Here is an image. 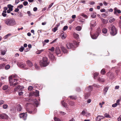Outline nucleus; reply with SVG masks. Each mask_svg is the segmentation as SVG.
Masks as SVG:
<instances>
[{
    "instance_id": "nucleus-1",
    "label": "nucleus",
    "mask_w": 121,
    "mask_h": 121,
    "mask_svg": "<svg viewBox=\"0 0 121 121\" xmlns=\"http://www.w3.org/2000/svg\"><path fill=\"white\" fill-rule=\"evenodd\" d=\"M18 78V77L16 75L10 76L9 77V81L10 86L14 87L17 85L18 83L17 82Z\"/></svg>"
},
{
    "instance_id": "nucleus-2",
    "label": "nucleus",
    "mask_w": 121,
    "mask_h": 121,
    "mask_svg": "<svg viewBox=\"0 0 121 121\" xmlns=\"http://www.w3.org/2000/svg\"><path fill=\"white\" fill-rule=\"evenodd\" d=\"M4 23L8 26H13L16 24L15 20L13 18H10L7 19L5 20Z\"/></svg>"
},
{
    "instance_id": "nucleus-3",
    "label": "nucleus",
    "mask_w": 121,
    "mask_h": 121,
    "mask_svg": "<svg viewBox=\"0 0 121 121\" xmlns=\"http://www.w3.org/2000/svg\"><path fill=\"white\" fill-rule=\"evenodd\" d=\"M109 29L110 31V34L114 36L117 34V30L114 26L112 25H110Z\"/></svg>"
},
{
    "instance_id": "nucleus-4",
    "label": "nucleus",
    "mask_w": 121,
    "mask_h": 121,
    "mask_svg": "<svg viewBox=\"0 0 121 121\" xmlns=\"http://www.w3.org/2000/svg\"><path fill=\"white\" fill-rule=\"evenodd\" d=\"M48 58L46 57H44L43 58V60L41 61L40 64L41 66L45 67L48 64L47 62Z\"/></svg>"
},
{
    "instance_id": "nucleus-5",
    "label": "nucleus",
    "mask_w": 121,
    "mask_h": 121,
    "mask_svg": "<svg viewBox=\"0 0 121 121\" xmlns=\"http://www.w3.org/2000/svg\"><path fill=\"white\" fill-rule=\"evenodd\" d=\"M55 52L58 56H60L62 55L61 51L58 47H57L55 49Z\"/></svg>"
},
{
    "instance_id": "nucleus-6",
    "label": "nucleus",
    "mask_w": 121,
    "mask_h": 121,
    "mask_svg": "<svg viewBox=\"0 0 121 121\" xmlns=\"http://www.w3.org/2000/svg\"><path fill=\"white\" fill-rule=\"evenodd\" d=\"M24 87L22 86H16L15 88L14 91H22V90L23 89Z\"/></svg>"
},
{
    "instance_id": "nucleus-7",
    "label": "nucleus",
    "mask_w": 121,
    "mask_h": 121,
    "mask_svg": "<svg viewBox=\"0 0 121 121\" xmlns=\"http://www.w3.org/2000/svg\"><path fill=\"white\" fill-rule=\"evenodd\" d=\"M17 65L18 67L20 68H24L25 69H27V68L26 67V65L23 63H20L18 62L17 64Z\"/></svg>"
},
{
    "instance_id": "nucleus-8",
    "label": "nucleus",
    "mask_w": 121,
    "mask_h": 121,
    "mask_svg": "<svg viewBox=\"0 0 121 121\" xmlns=\"http://www.w3.org/2000/svg\"><path fill=\"white\" fill-rule=\"evenodd\" d=\"M19 116L21 118H22L25 120L26 119L27 115L26 114H24V113H21L19 114Z\"/></svg>"
},
{
    "instance_id": "nucleus-9",
    "label": "nucleus",
    "mask_w": 121,
    "mask_h": 121,
    "mask_svg": "<svg viewBox=\"0 0 121 121\" xmlns=\"http://www.w3.org/2000/svg\"><path fill=\"white\" fill-rule=\"evenodd\" d=\"M7 6L9 9L7 10V12L8 13H10L11 11H13V6L11 5V4H9Z\"/></svg>"
},
{
    "instance_id": "nucleus-10",
    "label": "nucleus",
    "mask_w": 121,
    "mask_h": 121,
    "mask_svg": "<svg viewBox=\"0 0 121 121\" xmlns=\"http://www.w3.org/2000/svg\"><path fill=\"white\" fill-rule=\"evenodd\" d=\"M8 116L5 113L0 114V118L2 119H6L8 118Z\"/></svg>"
},
{
    "instance_id": "nucleus-11",
    "label": "nucleus",
    "mask_w": 121,
    "mask_h": 121,
    "mask_svg": "<svg viewBox=\"0 0 121 121\" xmlns=\"http://www.w3.org/2000/svg\"><path fill=\"white\" fill-rule=\"evenodd\" d=\"M37 109L35 108L34 109V111H31L30 110L29 108H27L26 109V110L27 112L33 114L35 113L37 111Z\"/></svg>"
},
{
    "instance_id": "nucleus-12",
    "label": "nucleus",
    "mask_w": 121,
    "mask_h": 121,
    "mask_svg": "<svg viewBox=\"0 0 121 121\" xmlns=\"http://www.w3.org/2000/svg\"><path fill=\"white\" fill-rule=\"evenodd\" d=\"M66 46L68 49H72L73 47V46L72 44L69 43H68L66 44Z\"/></svg>"
},
{
    "instance_id": "nucleus-13",
    "label": "nucleus",
    "mask_w": 121,
    "mask_h": 121,
    "mask_svg": "<svg viewBox=\"0 0 121 121\" xmlns=\"http://www.w3.org/2000/svg\"><path fill=\"white\" fill-rule=\"evenodd\" d=\"M107 75L110 79H112L114 77L113 74L110 72H108Z\"/></svg>"
},
{
    "instance_id": "nucleus-14",
    "label": "nucleus",
    "mask_w": 121,
    "mask_h": 121,
    "mask_svg": "<svg viewBox=\"0 0 121 121\" xmlns=\"http://www.w3.org/2000/svg\"><path fill=\"white\" fill-rule=\"evenodd\" d=\"M49 56L51 60H56L55 57L52 54L50 53L49 55Z\"/></svg>"
},
{
    "instance_id": "nucleus-15",
    "label": "nucleus",
    "mask_w": 121,
    "mask_h": 121,
    "mask_svg": "<svg viewBox=\"0 0 121 121\" xmlns=\"http://www.w3.org/2000/svg\"><path fill=\"white\" fill-rule=\"evenodd\" d=\"M107 31V29L106 28H104L102 29V32L104 33V35L107 36L108 35V34H106Z\"/></svg>"
},
{
    "instance_id": "nucleus-16",
    "label": "nucleus",
    "mask_w": 121,
    "mask_h": 121,
    "mask_svg": "<svg viewBox=\"0 0 121 121\" xmlns=\"http://www.w3.org/2000/svg\"><path fill=\"white\" fill-rule=\"evenodd\" d=\"M61 49L62 51L64 53H67L68 52V51L64 46H61Z\"/></svg>"
},
{
    "instance_id": "nucleus-17",
    "label": "nucleus",
    "mask_w": 121,
    "mask_h": 121,
    "mask_svg": "<svg viewBox=\"0 0 121 121\" xmlns=\"http://www.w3.org/2000/svg\"><path fill=\"white\" fill-rule=\"evenodd\" d=\"M91 25L93 27L95 26L96 25V23L95 21L94 20L91 21L90 23Z\"/></svg>"
},
{
    "instance_id": "nucleus-18",
    "label": "nucleus",
    "mask_w": 121,
    "mask_h": 121,
    "mask_svg": "<svg viewBox=\"0 0 121 121\" xmlns=\"http://www.w3.org/2000/svg\"><path fill=\"white\" fill-rule=\"evenodd\" d=\"M98 36V35L97 34L95 33L93 35H91V38L93 39H97V37Z\"/></svg>"
},
{
    "instance_id": "nucleus-19",
    "label": "nucleus",
    "mask_w": 121,
    "mask_h": 121,
    "mask_svg": "<svg viewBox=\"0 0 121 121\" xmlns=\"http://www.w3.org/2000/svg\"><path fill=\"white\" fill-rule=\"evenodd\" d=\"M17 109L18 111H20L22 110V108L20 104H19L17 105Z\"/></svg>"
},
{
    "instance_id": "nucleus-20",
    "label": "nucleus",
    "mask_w": 121,
    "mask_h": 121,
    "mask_svg": "<svg viewBox=\"0 0 121 121\" xmlns=\"http://www.w3.org/2000/svg\"><path fill=\"white\" fill-rule=\"evenodd\" d=\"M101 117H103V118H104V116H103L99 115L98 116L96 119V121H100L101 120V119L103 118H101Z\"/></svg>"
},
{
    "instance_id": "nucleus-21",
    "label": "nucleus",
    "mask_w": 121,
    "mask_h": 121,
    "mask_svg": "<svg viewBox=\"0 0 121 121\" xmlns=\"http://www.w3.org/2000/svg\"><path fill=\"white\" fill-rule=\"evenodd\" d=\"M114 14H116L117 13H121V11L119 9H117L116 8H114Z\"/></svg>"
},
{
    "instance_id": "nucleus-22",
    "label": "nucleus",
    "mask_w": 121,
    "mask_h": 121,
    "mask_svg": "<svg viewBox=\"0 0 121 121\" xmlns=\"http://www.w3.org/2000/svg\"><path fill=\"white\" fill-rule=\"evenodd\" d=\"M27 63L28 66L30 67H31L33 65V64L29 60L27 61Z\"/></svg>"
},
{
    "instance_id": "nucleus-23",
    "label": "nucleus",
    "mask_w": 121,
    "mask_h": 121,
    "mask_svg": "<svg viewBox=\"0 0 121 121\" xmlns=\"http://www.w3.org/2000/svg\"><path fill=\"white\" fill-rule=\"evenodd\" d=\"M86 89H88V91H90L92 90H93L92 87V86H89L88 87H87L85 89V90H86Z\"/></svg>"
},
{
    "instance_id": "nucleus-24",
    "label": "nucleus",
    "mask_w": 121,
    "mask_h": 121,
    "mask_svg": "<svg viewBox=\"0 0 121 121\" xmlns=\"http://www.w3.org/2000/svg\"><path fill=\"white\" fill-rule=\"evenodd\" d=\"M101 20L102 22L104 24H106L108 22V20L107 19H105L103 18H101Z\"/></svg>"
},
{
    "instance_id": "nucleus-25",
    "label": "nucleus",
    "mask_w": 121,
    "mask_h": 121,
    "mask_svg": "<svg viewBox=\"0 0 121 121\" xmlns=\"http://www.w3.org/2000/svg\"><path fill=\"white\" fill-rule=\"evenodd\" d=\"M59 25H56V26L54 28L52 29V31L55 32L57 30L59 26Z\"/></svg>"
},
{
    "instance_id": "nucleus-26",
    "label": "nucleus",
    "mask_w": 121,
    "mask_h": 121,
    "mask_svg": "<svg viewBox=\"0 0 121 121\" xmlns=\"http://www.w3.org/2000/svg\"><path fill=\"white\" fill-rule=\"evenodd\" d=\"M74 37L76 39H78L79 38V35L77 34L74 33L73 34Z\"/></svg>"
},
{
    "instance_id": "nucleus-27",
    "label": "nucleus",
    "mask_w": 121,
    "mask_h": 121,
    "mask_svg": "<svg viewBox=\"0 0 121 121\" xmlns=\"http://www.w3.org/2000/svg\"><path fill=\"white\" fill-rule=\"evenodd\" d=\"M108 87H105L104 89V95H105L106 94V93L107 92L108 90Z\"/></svg>"
},
{
    "instance_id": "nucleus-28",
    "label": "nucleus",
    "mask_w": 121,
    "mask_h": 121,
    "mask_svg": "<svg viewBox=\"0 0 121 121\" xmlns=\"http://www.w3.org/2000/svg\"><path fill=\"white\" fill-rule=\"evenodd\" d=\"M96 13H93L91 15V17L93 18H95L96 17Z\"/></svg>"
},
{
    "instance_id": "nucleus-29",
    "label": "nucleus",
    "mask_w": 121,
    "mask_h": 121,
    "mask_svg": "<svg viewBox=\"0 0 121 121\" xmlns=\"http://www.w3.org/2000/svg\"><path fill=\"white\" fill-rule=\"evenodd\" d=\"M44 50L42 49L40 50H38L36 52V53L37 54H39L42 52H43Z\"/></svg>"
},
{
    "instance_id": "nucleus-30",
    "label": "nucleus",
    "mask_w": 121,
    "mask_h": 121,
    "mask_svg": "<svg viewBox=\"0 0 121 121\" xmlns=\"http://www.w3.org/2000/svg\"><path fill=\"white\" fill-rule=\"evenodd\" d=\"M90 95V94L89 93H85V99H87Z\"/></svg>"
},
{
    "instance_id": "nucleus-31",
    "label": "nucleus",
    "mask_w": 121,
    "mask_h": 121,
    "mask_svg": "<svg viewBox=\"0 0 121 121\" xmlns=\"http://www.w3.org/2000/svg\"><path fill=\"white\" fill-rule=\"evenodd\" d=\"M6 11H3V12L2 13V15L4 17H5L6 16Z\"/></svg>"
},
{
    "instance_id": "nucleus-32",
    "label": "nucleus",
    "mask_w": 121,
    "mask_h": 121,
    "mask_svg": "<svg viewBox=\"0 0 121 121\" xmlns=\"http://www.w3.org/2000/svg\"><path fill=\"white\" fill-rule=\"evenodd\" d=\"M101 32V30L100 28H98L97 31L96 33L97 34H98V35Z\"/></svg>"
},
{
    "instance_id": "nucleus-33",
    "label": "nucleus",
    "mask_w": 121,
    "mask_h": 121,
    "mask_svg": "<svg viewBox=\"0 0 121 121\" xmlns=\"http://www.w3.org/2000/svg\"><path fill=\"white\" fill-rule=\"evenodd\" d=\"M76 30L78 31H80L81 29V27L80 26H77L75 28Z\"/></svg>"
},
{
    "instance_id": "nucleus-34",
    "label": "nucleus",
    "mask_w": 121,
    "mask_h": 121,
    "mask_svg": "<svg viewBox=\"0 0 121 121\" xmlns=\"http://www.w3.org/2000/svg\"><path fill=\"white\" fill-rule=\"evenodd\" d=\"M34 100L35 104L37 105L36 106L37 107L38 105L39 104V102L36 99H34Z\"/></svg>"
},
{
    "instance_id": "nucleus-35",
    "label": "nucleus",
    "mask_w": 121,
    "mask_h": 121,
    "mask_svg": "<svg viewBox=\"0 0 121 121\" xmlns=\"http://www.w3.org/2000/svg\"><path fill=\"white\" fill-rule=\"evenodd\" d=\"M11 34H8L7 35H5L4 37V39H6L7 38H8V37L11 36Z\"/></svg>"
},
{
    "instance_id": "nucleus-36",
    "label": "nucleus",
    "mask_w": 121,
    "mask_h": 121,
    "mask_svg": "<svg viewBox=\"0 0 121 121\" xmlns=\"http://www.w3.org/2000/svg\"><path fill=\"white\" fill-rule=\"evenodd\" d=\"M104 116L106 117L110 118L111 117L107 113H106L104 114Z\"/></svg>"
},
{
    "instance_id": "nucleus-37",
    "label": "nucleus",
    "mask_w": 121,
    "mask_h": 121,
    "mask_svg": "<svg viewBox=\"0 0 121 121\" xmlns=\"http://www.w3.org/2000/svg\"><path fill=\"white\" fill-rule=\"evenodd\" d=\"M5 65L4 64H2L0 65V69H3Z\"/></svg>"
},
{
    "instance_id": "nucleus-38",
    "label": "nucleus",
    "mask_w": 121,
    "mask_h": 121,
    "mask_svg": "<svg viewBox=\"0 0 121 121\" xmlns=\"http://www.w3.org/2000/svg\"><path fill=\"white\" fill-rule=\"evenodd\" d=\"M66 35L65 34H64L62 35L61 38L62 39H65L66 37Z\"/></svg>"
},
{
    "instance_id": "nucleus-39",
    "label": "nucleus",
    "mask_w": 121,
    "mask_h": 121,
    "mask_svg": "<svg viewBox=\"0 0 121 121\" xmlns=\"http://www.w3.org/2000/svg\"><path fill=\"white\" fill-rule=\"evenodd\" d=\"M98 81L102 82H104V79L103 78H99L98 79Z\"/></svg>"
},
{
    "instance_id": "nucleus-40",
    "label": "nucleus",
    "mask_w": 121,
    "mask_h": 121,
    "mask_svg": "<svg viewBox=\"0 0 121 121\" xmlns=\"http://www.w3.org/2000/svg\"><path fill=\"white\" fill-rule=\"evenodd\" d=\"M8 88V86L5 85L3 86L2 89L4 90H6Z\"/></svg>"
},
{
    "instance_id": "nucleus-41",
    "label": "nucleus",
    "mask_w": 121,
    "mask_h": 121,
    "mask_svg": "<svg viewBox=\"0 0 121 121\" xmlns=\"http://www.w3.org/2000/svg\"><path fill=\"white\" fill-rule=\"evenodd\" d=\"M99 73H95L94 74V78L95 79L96 77L98 75Z\"/></svg>"
},
{
    "instance_id": "nucleus-42",
    "label": "nucleus",
    "mask_w": 121,
    "mask_h": 121,
    "mask_svg": "<svg viewBox=\"0 0 121 121\" xmlns=\"http://www.w3.org/2000/svg\"><path fill=\"white\" fill-rule=\"evenodd\" d=\"M8 105L7 104H4L3 106V107L4 109H6L7 108Z\"/></svg>"
},
{
    "instance_id": "nucleus-43",
    "label": "nucleus",
    "mask_w": 121,
    "mask_h": 121,
    "mask_svg": "<svg viewBox=\"0 0 121 121\" xmlns=\"http://www.w3.org/2000/svg\"><path fill=\"white\" fill-rule=\"evenodd\" d=\"M24 49V48L23 46H21L19 48V50L20 52H22Z\"/></svg>"
},
{
    "instance_id": "nucleus-44",
    "label": "nucleus",
    "mask_w": 121,
    "mask_h": 121,
    "mask_svg": "<svg viewBox=\"0 0 121 121\" xmlns=\"http://www.w3.org/2000/svg\"><path fill=\"white\" fill-rule=\"evenodd\" d=\"M81 15L86 18H87L88 17V16L83 13H82Z\"/></svg>"
},
{
    "instance_id": "nucleus-45",
    "label": "nucleus",
    "mask_w": 121,
    "mask_h": 121,
    "mask_svg": "<svg viewBox=\"0 0 121 121\" xmlns=\"http://www.w3.org/2000/svg\"><path fill=\"white\" fill-rule=\"evenodd\" d=\"M18 95H22L23 94V91H18Z\"/></svg>"
},
{
    "instance_id": "nucleus-46",
    "label": "nucleus",
    "mask_w": 121,
    "mask_h": 121,
    "mask_svg": "<svg viewBox=\"0 0 121 121\" xmlns=\"http://www.w3.org/2000/svg\"><path fill=\"white\" fill-rule=\"evenodd\" d=\"M61 102L63 106H64L65 107H66V106L67 104L64 103V101H61Z\"/></svg>"
},
{
    "instance_id": "nucleus-47",
    "label": "nucleus",
    "mask_w": 121,
    "mask_h": 121,
    "mask_svg": "<svg viewBox=\"0 0 121 121\" xmlns=\"http://www.w3.org/2000/svg\"><path fill=\"white\" fill-rule=\"evenodd\" d=\"M10 65H7L5 66V69L6 70L10 68Z\"/></svg>"
},
{
    "instance_id": "nucleus-48",
    "label": "nucleus",
    "mask_w": 121,
    "mask_h": 121,
    "mask_svg": "<svg viewBox=\"0 0 121 121\" xmlns=\"http://www.w3.org/2000/svg\"><path fill=\"white\" fill-rule=\"evenodd\" d=\"M71 99H76L77 97L76 96H69Z\"/></svg>"
},
{
    "instance_id": "nucleus-49",
    "label": "nucleus",
    "mask_w": 121,
    "mask_h": 121,
    "mask_svg": "<svg viewBox=\"0 0 121 121\" xmlns=\"http://www.w3.org/2000/svg\"><path fill=\"white\" fill-rule=\"evenodd\" d=\"M33 88V87L31 86H29L28 88V89L29 91H31L32 90Z\"/></svg>"
},
{
    "instance_id": "nucleus-50",
    "label": "nucleus",
    "mask_w": 121,
    "mask_h": 121,
    "mask_svg": "<svg viewBox=\"0 0 121 121\" xmlns=\"http://www.w3.org/2000/svg\"><path fill=\"white\" fill-rule=\"evenodd\" d=\"M54 120L55 121H61L59 119L56 117H54Z\"/></svg>"
},
{
    "instance_id": "nucleus-51",
    "label": "nucleus",
    "mask_w": 121,
    "mask_h": 121,
    "mask_svg": "<svg viewBox=\"0 0 121 121\" xmlns=\"http://www.w3.org/2000/svg\"><path fill=\"white\" fill-rule=\"evenodd\" d=\"M115 20V19L114 18H110L109 22H112Z\"/></svg>"
},
{
    "instance_id": "nucleus-52",
    "label": "nucleus",
    "mask_w": 121,
    "mask_h": 121,
    "mask_svg": "<svg viewBox=\"0 0 121 121\" xmlns=\"http://www.w3.org/2000/svg\"><path fill=\"white\" fill-rule=\"evenodd\" d=\"M81 114L83 116L85 115L86 112L85 110H83L81 113Z\"/></svg>"
},
{
    "instance_id": "nucleus-53",
    "label": "nucleus",
    "mask_w": 121,
    "mask_h": 121,
    "mask_svg": "<svg viewBox=\"0 0 121 121\" xmlns=\"http://www.w3.org/2000/svg\"><path fill=\"white\" fill-rule=\"evenodd\" d=\"M105 70L104 69H102L101 71V73L102 74H104L105 73Z\"/></svg>"
},
{
    "instance_id": "nucleus-54",
    "label": "nucleus",
    "mask_w": 121,
    "mask_h": 121,
    "mask_svg": "<svg viewBox=\"0 0 121 121\" xmlns=\"http://www.w3.org/2000/svg\"><path fill=\"white\" fill-rule=\"evenodd\" d=\"M55 48L54 47H52L51 48L49 49L48 50H50L52 52H53L54 51Z\"/></svg>"
},
{
    "instance_id": "nucleus-55",
    "label": "nucleus",
    "mask_w": 121,
    "mask_h": 121,
    "mask_svg": "<svg viewBox=\"0 0 121 121\" xmlns=\"http://www.w3.org/2000/svg\"><path fill=\"white\" fill-rule=\"evenodd\" d=\"M36 96H38L39 95V91H36L35 93Z\"/></svg>"
},
{
    "instance_id": "nucleus-56",
    "label": "nucleus",
    "mask_w": 121,
    "mask_h": 121,
    "mask_svg": "<svg viewBox=\"0 0 121 121\" xmlns=\"http://www.w3.org/2000/svg\"><path fill=\"white\" fill-rule=\"evenodd\" d=\"M68 28V27L67 26H64L63 28V30L64 31H65Z\"/></svg>"
},
{
    "instance_id": "nucleus-57",
    "label": "nucleus",
    "mask_w": 121,
    "mask_h": 121,
    "mask_svg": "<svg viewBox=\"0 0 121 121\" xmlns=\"http://www.w3.org/2000/svg\"><path fill=\"white\" fill-rule=\"evenodd\" d=\"M86 116L87 117H89L90 116V113L88 112L86 113Z\"/></svg>"
},
{
    "instance_id": "nucleus-58",
    "label": "nucleus",
    "mask_w": 121,
    "mask_h": 121,
    "mask_svg": "<svg viewBox=\"0 0 121 121\" xmlns=\"http://www.w3.org/2000/svg\"><path fill=\"white\" fill-rule=\"evenodd\" d=\"M117 105L116 103H115L114 104H112V106L113 107L115 108L117 107Z\"/></svg>"
},
{
    "instance_id": "nucleus-59",
    "label": "nucleus",
    "mask_w": 121,
    "mask_h": 121,
    "mask_svg": "<svg viewBox=\"0 0 121 121\" xmlns=\"http://www.w3.org/2000/svg\"><path fill=\"white\" fill-rule=\"evenodd\" d=\"M28 4V2L27 1H25L23 3V5L25 6H26V5Z\"/></svg>"
},
{
    "instance_id": "nucleus-60",
    "label": "nucleus",
    "mask_w": 121,
    "mask_h": 121,
    "mask_svg": "<svg viewBox=\"0 0 121 121\" xmlns=\"http://www.w3.org/2000/svg\"><path fill=\"white\" fill-rule=\"evenodd\" d=\"M23 7V6L22 4H21L19 5H18L17 6V8H19L20 9H21Z\"/></svg>"
},
{
    "instance_id": "nucleus-61",
    "label": "nucleus",
    "mask_w": 121,
    "mask_h": 121,
    "mask_svg": "<svg viewBox=\"0 0 121 121\" xmlns=\"http://www.w3.org/2000/svg\"><path fill=\"white\" fill-rule=\"evenodd\" d=\"M120 99H118L116 101V103L117 105H119L120 104Z\"/></svg>"
},
{
    "instance_id": "nucleus-62",
    "label": "nucleus",
    "mask_w": 121,
    "mask_h": 121,
    "mask_svg": "<svg viewBox=\"0 0 121 121\" xmlns=\"http://www.w3.org/2000/svg\"><path fill=\"white\" fill-rule=\"evenodd\" d=\"M100 11L101 12H104L105 11V10L104 9H100Z\"/></svg>"
},
{
    "instance_id": "nucleus-63",
    "label": "nucleus",
    "mask_w": 121,
    "mask_h": 121,
    "mask_svg": "<svg viewBox=\"0 0 121 121\" xmlns=\"http://www.w3.org/2000/svg\"><path fill=\"white\" fill-rule=\"evenodd\" d=\"M5 53V52L4 51H1V55H4Z\"/></svg>"
},
{
    "instance_id": "nucleus-64",
    "label": "nucleus",
    "mask_w": 121,
    "mask_h": 121,
    "mask_svg": "<svg viewBox=\"0 0 121 121\" xmlns=\"http://www.w3.org/2000/svg\"><path fill=\"white\" fill-rule=\"evenodd\" d=\"M117 120L118 121H121V116H120L118 118Z\"/></svg>"
}]
</instances>
